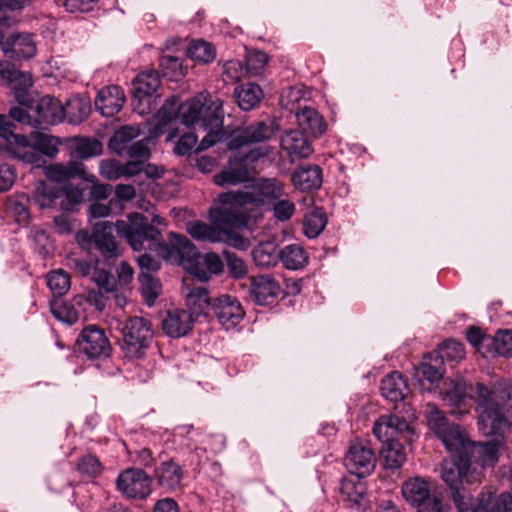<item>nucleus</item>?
Segmentation results:
<instances>
[{
	"instance_id": "nucleus-32",
	"label": "nucleus",
	"mask_w": 512,
	"mask_h": 512,
	"mask_svg": "<svg viewBox=\"0 0 512 512\" xmlns=\"http://www.w3.org/2000/svg\"><path fill=\"white\" fill-rule=\"evenodd\" d=\"M296 119L302 130L314 136L322 135L327 128L324 118L316 109L311 107H304L298 111L296 113Z\"/></svg>"
},
{
	"instance_id": "nucleus-17",
	"label": "nucleus",
	"mask_w": 512,
	"mask_h": 512,
	"mask_svg": "<svg viewBox=\"0 0 512 512\" xmlns=\"http://www.w3.org/2000/svg\"><path fill=\"white\" fill-rule=\"evenodd\" d=\"M502 448V442L499 440L488 442H474L471 441L467 434L463 439V447H459L458 451H464L472 459L479 463L481 467L492 466L499 460V452Z\"/></svg>"
},
{
	"instance_id": "nucleus-39",
	"label": "nucleus",
	"mask_w": 512,
	"mask_h": 512,
	"mask_svg": "<svg viewBox=\"0 0 512 512\" xmlns=\"http://www.w3.org/2000/svg\"><path fill=\"white\" fill-rule=\"evenodd\" d=\"M64 109L68 121L72 124H79L88 117L91 111L90 101L86 97L74 96L67 101Z\"/></svg>"
},
{
	"instance_id": "nucleus-41",
	"label": "nucleus",
	"mask_w": 512,
	"mask_h": 512,
	"mask_svg": "<svg viewBox=\"0 0 512 512\" xmlns=\"http://www.w3.org/2000/svg\"><path fill=\"white\" fill-rule=\"evenodd\" d=\"M485 512H512V494L503 492L500 494L481 493Z\"/></svg>"
},
{
	"instance_id": "nucleus-12",
	"label": "nucleus",
	"mask_w": 512,
	"mask_h": 512,
	"mask_svg": "<svg viewBox=\"0 0 512 512\" xmlns=\"http://www.w3.org/2000/svg\"><path fill=\"white\" fill-rule=\"evenodd\" d=\"M210 221L211 224L202 221L189 222L187 224V232L197 241L210 243L226 242L237 249H246L248 247L246 239L231 231L236 227L214 223L211 219Z\"/></svg>"
},
{
	"instance_id": "nucleus-44",
	"label": "nucleus",
	"mask_w": 512,
	"mask_h": 512,
	"mask_svg": "<svg viewBox=\"0 0 512 512\" xmlns=\"http://www.w3.org/2000/svg\"><path fill=\"white\" fill-rule=\"evenodd\" d=\"M101 153L102 145L96 139L78 138L74 140L72 155L76 158L87 159Z\"/></svg>"
},
{
	"instance_id": "nucleus-15",
	"label": "nucleus",
	"mask_w": 512,
	"mask_h": 512,
	"mask_svg": "<svg viewBox=\"0 0 512 512\" xmlns=\"http://www.w3.org/2000/svg\"><path fill=\"white\" fill-rule=\"evenodd\" d=\"M118 490L130 499H145L151 494V478L139 468H128L117 478Z\"/></svg>"
},
{
	"instance_id": "nucleus-28",
	"label": "nucleus",
	"mask_w": 512,
	"mask_h": 512,
	"mask_svg": "<svg viewBox=\"0 0 512 512\" xmlns=\"http://www.w3.org/2000/svg\"><path fill=\"white\" fill-rule=\"evenodd\" d=\"M292 183L300 191L318 189L322 184V169L314 164L301 166L292 174Z\"/></svg>"
},
{
	"instance_id": "nucleus-49",
	"label": "nucleus",
	"mask_w": 512,
	"mask_h": 512,
	"mask_svg": "<svg viewBox=\"0 0 512 512\" xmlns=\"http://www.w3.org/2000/svg\"><path fill=\"white\" fill-rule=\"evenodd\" d=\"M465 356V350L462 343L456 340H447L441 346L439 350V357L435 358V361L442 364L444 359L449 361H459Z\"/></svg>"
},
{
	"instance_id": "nucleus-33",
	"label": "nucleus",
	"mask_w": 512,
	"mask_h": 512,
	"mask_svg": "<svg viewBox=\"0 0 512 512\" xmlns=\"http://www.w3.org/2000/svg\"><path fill=\"white\" fill-rule=\"evenodd\" d=\"M233 95L240 109L250 111L259 105L263 91L257 84L246 83L236 87Z\"/></svg>"
},
{
	"instance_id": "nucleus-11",
	"label": "nucleus",
	"mask_w": 512,
	"mask_h": 512,
	"mask_svg": "<svg viewBox=\"0 0 512 512\" xmlns=\"http://www.w3.org/2000/svg\"><path fill=\"white\" fill-rule=\"evenodd\" d=\"M424 416L430 431L442 441L446 449L458 450L463 447L466 433L457 424L451 423L435 404L425 405Z\"/></svg>"
},
{
	"instance_id": "nucleus-5",
	"label": "nucleus",
	"mask_w": 512,
	"mask_h": 512,
	"mask_svg": "<svg viewBox=\"0 0 512 512\" xmlns=\"http://www.w3.org/2000/svg\"><path fill=\"white\" fill-rule=\"evenodd\" d=\"M512 397V386L506 381L496 383L489 389L482 383L476 385V411L478 428L485 436H502L509 428L504 415V406Z\"/></svg>"
},
{
	"instance_id": "nucleus-51",
	"label": "nucleus",
	"mask_w": 512,
	"mask_h": 512,
	"mask_svg": "<svg viewBox=\"0 0 512 512\" xmlns=\"http://www.w3.org/2000/svg\"><path fill=\"white\" fill-rule=\"evenodd\" d=\"M59 197L58 191L49 184L41 181L37 184L34 194V201L40 208L50 207Z\"/></svg>"
},
{
	"instance_id": "nucleus-62",
	"label": "nucleus",
	"mask_w": 512,
	"mask_h": 512,
	"mask_svg": "<svg viewBox=\"0 0 512 512\" xmlns=\"http://www.w3.org/2000/svg\"><path fill=\"white\" fill-rule=\"evenodd\" d=\"M224 257L230 274L235 278H242L247 274V266L244 261L232 252L225 251Z\"/></svg>"
},
{
	"instance_id": "nucleus-48",
	"label": "nucleus",
	"mask_w": 512,
	"mask_h": 512,
	"mask_svg": "<svg viewBox=\"0 0 512 512\" xmlns=\"http://www.w3.org/2000/svg\"><path fill=\"white\" fill-rule=\"evenodd\" d=\"M139 282L141 285V294L146 303L152 306L159 296L161 285L157 279L152 277L150 273L141 272L139 275Z\"/></svg>"
},
{
	"instance_id": "nucleus-31",
	"label": "nucleus",
	"mask_w": 512,
	"mask_h": 512,
	"mask_svg": "<svg viewBox=\"0 0 512 512\" xmlns=\"http://www.w3.org/2000/svg\"><path fill=\"white\" fill-rule=\"evenodd\" d=\"M141 164L135 160H129L127 163L122 164L116 160H103L100 163V174L108 180H116L123 176H134L142 170Z\"/></svg>"
},
{
	"instance_id": "nucleus-35",
	"label": "nucleus",
	"mask_w": 512,
	"mask_h": 512,
	"mask_svg": "<svg viewBox=\"0 0 512 512\" xmlns=\"http://www.w3.org/2000/svg\"><path fill=\"white\" fill-rule=\"evenodd\" d=\"M308 253L299 244H289L280 249V262L288 270H300L308 264Z\"/></svg>"
},
{
	"instance_id": "nucleus-59",
	"label": "nucleus",
	"mask_w": 512,
	"mask_h": 512,
	"mask_svg": "<svg viewBox=\"0 0 512 512\" xmlns=\"http://www.w3.org/2000/svg\"><path fill=\"white\" fill-rule=\"evenodd\" d=\"M31 107H33V100L28 105H21L20 107H12L9 110V116L25 125H30L36 128L34 113L31 111Z\"/></svg>"
},
{
	"instance_id": "nucleus-53",
	"label": "nucleus",
	"mask_w": 512,
	"mask_h": 512,
	"mask_svg": "<svg viewBox=\"0 0 512 512\" xmlns=\"http://www.w3.org/2000/svg\"><path fill=\"white\" fill-rule=\"evenodd\" d=\"M120 212V201L109 200L107 204L95 201L89 207L90 217L94 219L108 217Z\"/></svg>"
},
{
	"instance_id": "nucleus-30",
	"label": "nucleus",
	"mask_w": 512,
	"mask_h": 512,
	"mask_svg": "<svg viewBox=\"0 0 512 512\" xmlns=\"http://www.w3.org/2000/svg\"><path fill=\"white\" fill-rule=\"evenodd\" d=\"M382 396L391 401H403L409 392V387L400 372L394 371L385 376L381 381Z\"/></svg>"
},
{
	"instance_id": "nucleus-6",
	"label": "nucleus",
	"mask_w": 512,
	"mask_h": 512,
	"mask_svg": "<svg viewBox=\"0 0 512 512\" xmlns=\"http://www.w3.org/2000/svg\"><path fill=\"white\" fill-rule=\"evenodd\" d=\"M214 100H219V98L212 96L208 92H201L182 104H179V100L176 97L167 99L156 113L158 125L164 126L179 115L181 122L185 126L193 129H202L208 133L209 129L202 124V119L211 112L210 104Z\"/></svg>"
},
{
	"instance_id": "nucleus-1",
	"label": "nucleus",
	"mask_w": 512,
	"mask_h": 512,
	"mask_svg": "<svg viewBox=\"0 0 512 512\" xmlns=\"http://www.w3.org/2000/svg\"><path fill=\"white\" fill-rule=\"evenodd\" d=\"M117 226L119 231L124 232L133 250L153 251L157 256L183 266L201 282L223 271V262L216 253L201 255L187 237L174 233H170L169 243H165L161 232L149 224L142 214H134L130 217V223L119 222Z\"/></svg>"
},
{
	"instance_id": "nucleus-43",
	"label": "nucleus",
	"mask_w": 512,
	"mask_h": 512,
	"mask_svg": "<svg viewBox=\"0 0 512 512\" xmlns=\"http://www.w3.org/2000/svg\"><path fill=\"white\" fill-rule=\"evenodd\" d=\"M326 224L327 217L325 212L320 208H316L305 216L303 232L310 239L316 238L324 230Z\"/></svg>"
},
{
	"instance_id": "nucleus-34",
	"label": "nucleus",
	"mask_w": 512,
	"mask_h": 512,
	"mask_svg": "<svg viewBox=\"0 0 512 512\" xmlns=\"http://www.w3.org/2000/svg\"><path fill=\"white\" fill-rule=\"evenodd\" d=\"M157 479L162 488L168 491H174L181 485L183 471L177 463L166 461L158 468Z\"/></svg>"
},
{
	"instance_id": "nucleus-3",
	"label": "nucleus",
	"mask_w": 512,
	"mask_h": 512,
	"mask_svg": "<svg viewBox=\"0 0 512 512\" xmlns=\"http://www.w3.org/2000/svg\"><path fill=\"white\" fill-rule=\"evenodd\" d=\"M210 105L211 112L202 119V124L208 127L209 132L202 138L196 151L206 150L222 142L226 144L227 148L234 150L243 145L266 141L275 134L274 125L265 122H257L228 132L223 127V101L219 98V100L211 102Z\"/></svg>"
},
{
	"instance_id": "nucleus-55",
	"label": "nucleus",
	"mask_w": 512,
	"mask_h": 512,
	"mask_svg": "<svg viewBox=\"0 0 512 512\" xmlns=\"http://www.w3.org/2000/svg\"><path fill=\"white\" fill-rule=\"evenodd\" d=\"M77 470L83 476L97 477L102 471V465L97 457L88 454L79 460Z\"/></svg>"
},
{
	"instance_id": "nucleus-8",
	"label": "nucleus",
	"mask_w": 512,
	"mask_h": 512,
	"mask_svg": "<svg viewBox=\"0 0 512 512\" xmlns=\"http://www.w3.org/2000/svg\"><path fill=\"white\" fill-rule=\"evenodd\" d=\"M451 460H444L441 466V478L451 488L452 494L456 491H466L461 488L463 483L473 484L480 480L481 471L472 467L470 457L461 450L447 449Z\"/></svg>"
},
{
	"instance_id": "nucleus-60",
	"label": "nucleus",
	"mask_w": 512,
	"mask_h": 512,
	"mask_svg": "<svg viewBox=\"0 0 512 512\" xmlns=\"http://www.w3.org/2000/svg\"><path fill=\"white\" fill-rule=\"evenodd\" d=\"M91 279L96 283L100 290V294H102V292L109 293L115 290L116 280L108 271L98 270L96 268Z\"/></svg>"
},
{
	"instance_id": "nucleus-29",
	"label": "nucleus",
	"mask_w": 512,
	"mask_h": 512,
	"mask_svg": "<svg viewBox=\"0 0 512 512\" xmlns=\"http://www.w3.org/2000/svg\"><path fill=\"white\" fill-rule=\"evenodd\" d=\"M249 179L250 174L245 159L229 161L228 167L214 176V182L218 186L237 185Z\"/></svg>"
},
{
	"instance_id": "nucleus-58",
	"label": "nucleus",
	"mask_w": 512,
	"mask_h": 512,
	"mask_svg": "<svg viewBox=\"0 0 512 512\" xmlns=\"http://www.w3.org/2000/svg\"><path fill=\"white\" fill-rule=\"evenodd\" d=\"M273 216L281 222L289 220L296 211V206L293 201L289 199H282L275 201L271 205Z\"/></svg>"
},
{
	"instance_id": "nucleus-40",
	"label": "nucleus",
	"mask_w": 512,
	"mask_h": 512,
	"mask_svg": "<svg viewBox=\"0 0 512 512\" xmlns=\"http://www.w3.org/2000/svg\"><path fill=\"white\" fill-rule=\"evenodd\" d=\"M31 200L25 193L15 194L8 198L6 209L19 224H27L30 220L29 205Z\"/></svg>"
},
{
	"instance_id": "nucleus-64",
	"label": "nucleus",
	"mask_w": 512,
	"mask_h": 512,
	"mask_svg": "<svg viewBox=\"0 0 512 512\" xmlns=\"http://www.w3.org/2000/svg\"><path fill=\"white\" fill-rule=\"evenodd\" d=\"M419 373L425 378L427 381L434 383L439 381L443 376V369L441 368V364L435 361V364L429 362H423L419 366Z\"/></svg>"
},
{
	"instance_id": "nucleus-45",
	"label": "nucleus",
	"mask_w": 512,
	"mask_h": 512,
	"mask_svg": "<svg viewBox=\"0 0 512 512\" xmlns=\"http://www.w3.org/2000/svg\"><path fill=\"white\" fill-rule=\"evenodd\" d=\"M188 56L198 62L209 63L216 57V50L209 42L193 40L187 51Z\"/></svg>"
},
{
	"instance_id": "nucleus-47",
	"label": "nucleus",
	"mask_w": 512,
	"mask_h": 512,
	"mask_svg": "<svg viewBox=\"0 0 512 512\" xmlns=\"http://www.w3.org/2000/svg\"><path fill=\"white\" fill-rule=\"evenodd\" d=\"M159 66L164 77L170 81H178L186 75V69L183 67L179 58L174 56H163L160 58Z\"/></svg>"
},
{
	"instance_id": "nucleus-57",
	"label": "nucleus",
	"mask_w": 512,
	"mask_h": 512,
	"mask_svg": "<svg viewBox=\"0 0 512 512\" xmlns=\"http://www.w3.org/2000/svg\"><path fill=\"white\" fill-rule=\"evenodd\" d=\"M451 383V388L445 394V400L453 406H460L466 399L467 384L462 379L453 380Z\"/></svg>"
},
{
	"instance_id": "nucleus-10",
	"label": "nucleus",
	"mask_w": 512,
	"mask_h": 512,
	"mask_svg": "<svg viewBox=\"0 0 512 512\" xmlns=\"http://www.w3.org/2000/svg\"><path fill=\"white\" fill-rule=\"evenodd\" d=\"M122 348L129 358H140L145 354L152 338L153 330L151 322L143 317H130L121 329Z\"/></svg>"
},
{
	"instance_id": "nucleus-50",
	"label": "nucleus",
	"mask_w": 512,
	"mask_h": 512,
	"mask_svg": "<svg viewBox=\"0 0 512 512\" xmlns=\"http://www.w3.org/2000/svg\"><path fill=\"white\" fill-rule=\"evenodd\" d=\"M453 501L458 512H485L481 494L477 499V503L473 504L472 497L468 492L456 491L453 493Z\"/></svg>"
},
{
	"instance_id": "nucleus-13",
	"label": "nucleus",
	"mask_w": 512,
	"mask_h": 512,
	"mask_svg": "<svg viewBox=\"0 0 512 512\" xmlns=\"http://www.w3.org/2000/svg\"><path fill=\"white\" fill-rule=\"evenodd\" d=\"M404 499L417 508V512H443L441 500L431 493L430 483L426 478L416 476L406 480L402 485Z\"/></svg>"
},
{
	"instance_id": "nucleus-4",
	"label": "nucleus",
	"mask_w": 512,
	"mask_h": 512,
	"mask_svg": "<svg viewBox=\"0 0 512 512\" xmlns=\"http://www.w3.org/2000/svg\"><path fill=\"white\" fill-rule=\"evenodd\" d=\"M13 127L7 117L0 114V136L5 138L6 149L13 158L39 167L45 162L44 157L54 158L58 154V138L39 131L29 136L16 134Z\"/></svg>"
},
{
	"instance_id": "nucleus-61",
	"label": "nucleus",
	"mask_w": 512,
	"mask_h": 512,
	"mask_svg": "<svg viewBox=\"0 0 512 512\" xmlns=\"http://www.w3.org/2000/svg\"><path fill=\"white\" fill-rule=\"evenodd\" d=\"M246 69L239 60H230L223 65V81L226 83H235L239 81Z\"/></svg>"
},
{
	"instance_id": "nucleus-37",
	"label": "nucleus",
	"mask_w": 512,
	"mask_h": 512,
	"mask_svg": "<svg viewBox=\"0 0 512 512\" xmlns=\"http://www.w3.org/2000/svg\"><path fill=\"white\" fill-rule=\"evenodd\" d=\"M190 281H192L191 277L183 279L182 292L186 297L187 305L193 306L201 311L208 306L211 307L213 300L209 297L207 289L204 286L191 287Z\"/></svg>"
},
{
	"instance_id": "nucleus-23",
	"label": "nucleus",
	"mask_w": 512,
	"mask_h": 512,
	"mask_svg": "<svg viewBox=\"0 0 512 512\" xmlns=\"http://www.w3.org/2000/svg\"><path fill=\"white\" fill-rule=\"evenodd\" d=\"M0 81L13 90L14 97L20 105H28L31 102V97L27 92L32 86L30 73L7 65L0 68Z\"/></svg>"
},
{
	"instance_id": "nucleus-25",
	"label": "nucleus",
	"mask_w": 512,
	"mask_h": 512,
	"mask_svg": "<svg viewBox=\"0 0 512 512\" xmlns=\"http://www.w3.org/2000/svg\"><path fill=\"white\" fill-rule=\"evenodd\" d=\"M281 148L291 158L295 159L308 158L313 153V147L308 138L302 131L289 130L281 137Z\"/></svg>"
},
{
	"instance_id": "nucleus-19",
	"label": "nucleus",
	"mask_w": 512,
	"mask_h": 512,
	"mask_svg": "<svg viewBox=\"0 0 512 512\" xmlns=\"http://www.w3.org/2000/svg\"><path fill=\"white\" fill-rule=\"evenodd\" d=\"M4 55L11 59H29L36 55L37 46L31 33H12L0 37Z\"/></svg>"
},
{
	"instance_id": "nucleus-63",
	"label": "nucleus",
	"mask_w": 512,
	"mask_h": 512,
	"mask_svg": "<svg viewBox=\"0 0 512 512\" xmlns=\"http://www.w3.org/2000/svg\"><path fill=\"white\" fill-rule=\"evenodd\" d=\"M364 490V486L360 482L355 484L351 480H344L341 483V492L354 504H359L360 500L364 497Z\"/></svg>"
},
{
	"instance_id": "nucleus-18",
	"label": "nucleus",
	"mask_w": 512,
	"mask_h": 512,
	"mask_svg": "<svg viewBox=\"0 0 512 512\" xmlns=\"http://www.w3.org/2000/svg\"><path fill=\"white\" fill-rule=\"evenodd\" d=\"M78 344L90 359L107 357L111 351L110 342L104 331L95 325H89L82 330Z\"/></svg>"
},
{
	"instance_id": "nucleus-52",
	"label": "nucleus",
	"mask_w": 512,
	"mask_h": 512,
	"mask_svg": "<svg viewBox=\"0 0 512 512\" xmlns=\"http://www.w3.org/2000/svg\"><path fill=\"white\" fill-rule=\"evenodd\" d=\"M268 63V56L262 51H251L246 57V73L257 76L260 75Z\"/></svg>"
},
{
	"instance_id": "nucleus-24",
	"label": "nucleus",
	"mask_w": 512,
	"mask_h": 512,
	"mask_svg": "<svg viewBox=\"0 0 512 512\" xmlns=\"http://www.w3.org/2000/svg\"><path fill=\"white\" fill-rule=\"evenodd\" d=\"M280 293L281 287L279 282L270 275H259L251 281L250 296L259 305L273 303Z\"/></svg>"
},
{
	"instance_id": "nucleus-54",
	"label": "nucleus",
	"mask_w": 512,
	"mask_h": 512,
	"mask_svg": "<svg viewBox=\"0 0 512 512\" xmlns=\"http://www.w3.org/2000/svg\"><path fill=\"white\" fill-rule=\"evenodd\" d=\"M496 354L504 357L512 355V331H498L493 339Z\"/></svg>"
},
{
	"instance_id": "nucleus-14",
	"label": "nucleus",
	"mask_w": 512,
	"mask_h": 512,
	"mask_svg": "<svg viewBox=\"0 0 512 512\" xmlns=\"http://www.w3.org/2000/svg\"><path fill=\"white\" fill-rule=\"evenodd\" d=\"M413 420L412 412L405 417L397 414L383 415L374 424V435L382 443L400 439L410 443L415 435L412 427Z\"/></svg>"
},
{
	"instance_id": "nucleus-42",
	"label": "nucleus",
	"mask_w": 512,
	"mask_h": 512,
	"mask_svg": "<svg viewBox=\"0 0 512 512\" xmlns=\"http://www.w3.org/2000/svg\"><path fill=\"white\" fill-rule=\"evenodd\" d=\"M83 171V164L79 162H70L68 165L51 164L46 168V175L55 182H65L68 179L77 176Z\"/></svg>"
},
{
	"instance_id": "nucleus-20",
	"label": "nucleus",
	"mask_w": 512,
	"mask_h": 512,
	"mask_svg": "<svg viewBox=\"0 0 512 512\" xmlns=\"http://www.w3.org/2000/svg\"><path fill=\"white\" fill-rule=\"evenodd\" d=\"M36 128L56 125L65 118V109L62 103L51 95L41 97L33 107Z\"/></svg>"
},
{
	"instance_id": "nucleus-38",
	"label": "nucleus",
	"mask_w": 512,
	"mask_h": 512,
	"mask_svg": "<svg viewBox=\"0 0 512 512\" xmlns=\"http://www.w3.org/2000/svg\"><path fill=\"white\" fill-rule=\"evenodd\" d=\"M255 264L259 267H272L280 261V250L275 242L266 241L258 244L252 251Z\"/></svg>"
},
{
	"instance_id": "nucleus-56",
	"label": "nucleus",
	"mask_w": 512,
	"mask_h": 512,
	"mask_svg": "<svg viewBox=\"0 0 512 512\" xmlns=\"http://www.w3.org/2000/svg\"><path fill=\"white\" fill-rule=\"evenodd\" d=\"M51 311L55 318L66 324H74L79 319L78 311L67 303L54 304L51 307Z\"/></svg>"
},
{
	"instance_id": "nucleus-21",
	"label": "nucleus",
	"mask_w": 512,
	"mask_h": 512,
	"mask_svg": "<svg viewBox=\"0 0 512 512\" xmlns=\"http://www.w3.org/2000/svg\"><path fill=\"white\" fill-rule=\"evenodd\" d=\"M132 84L133 105L139 114H144L146 108L141 106L144 102L149 106L151 96L160 86L159 75L154 70L142 72L133 80Z\"/></svg>"
},
{
	"instance_id": "nucleus-16",
	"label": "nucleus",
	"mask_w": 512,
	"mask_h": 512,
	"mask_svg": "<svg viewBox=\"0 0 512 512\" xmlns=\"http://www.w3.org/2000/svg\"><path fill=\"white\" fill-rule=\"evenodd\" d=\"M211 310L225 330L235 328L244 318L241 303L230 295H221L211 304Z\"/></svg>"
},
{
	"instance_id": "nucleus-7",
	"label": "nucleus",
	"mask_w": 512,
	"mask_h": 512,
	"mask_svg": "<svg viewBox=\"0 0 512 512\" xmlns=\"http://www.w3.org/2000/svg\"><path fill=\"white\" fill-rule=\"evenodd\" d=\"M134 214L135 213H131L127 221L118 220L115 225L109 221H99L93 224L92 232L87 230L78 231L76 241L83 249L91 250L92 248H96L103 257L107 259L115 258L118 256V246L112 233L113 229L115 228L117 234L130 243L124 232L119 231L117 225L119 222L130 223V217ZM129 245L131 246V244Z\"/></svg>"
},
{
	"instance_id": "nucleus-27",
	"label": "nucleus",
	"mask_w": 512,
	"mask_h": 512,
	"mask_svg": "<svg viewBox=\"0 0 512 512\" xmlns=\"http://www.w3.org/2000/svg\"><path fill=\"white\" fill-rule=\"evenodd\" d=\"M193 314L186 310L170 311L162 321L163 331L170 337L185 336L193 327Z\"/></svg>"
},
{
	"instance_id": "nucleus-9",
	"label": "nucleus",
	"mask_w": 512,
	"mask_h": 512,
	"mask_svg": "<svg viewBox=\"0 0 512 512\" xmlns=\"http://www.w3.org/2000/svg\"><path fill=\"white\" fill-rule=\"evenodd\" d=\"M140 134L138 126H123L113 134L109 141V147L118 156L127 157L143 165L150 157L148 146L150 138L145 137L135 141Z\"/></svg>"
},
{
	"instance_id": "nucleus-46",
	"label": "nucleus",
	"mask_w": 512,
	"mask_h": 512,
	"mask_svg": "<svg viewBox=\"0 0 512 512\" xmlns=\"http://www.w3.org/2000/svg\"><path fill=\"white\" fill-rule=\"evenodd\" d=\"M47 285L54 295L63 296L70 289V275L63 269L51 271L47 275Z\"/></svg>"
},
{
	"instance_id": "nucleus-26",
	"label": "nucleus",
	"mask_w": 512,
	"mask_h": 512,
	"mask_svg": "<svg viewBox=\"0 0 512 512\" xmlns=\"http://www.w3.org/2000/svg\"><path fill=\"white\" fill-rule=\"evenodd\" d=\"M125 102L123 90L117 85L102 88L95 99V107L105 117L116 115Z\"/></svg>"
},
{
	"instance_id": "nucleus-2",
	"label": "nucleus",
	"mask_w": 512,
	"mask_h": 512,
	"mask_svg": "<svg viewBox=\"0 0 512 512\" xmlns=\"http://www.w3.org/2000/svg\"><path fill=\"white\" fill-rule=\"evenodd\" d=\"M285 195V185L277 178H260L246 191L222 193L219 205L209 211V219L233 227H244L248 223L250 209H270L271 205Z\"/></svg>"
},
{
	"instance_id": "nucleus-22",
	"label": "nucleus",
	"mask_w": 512,
	"mask_h": 512,
	"mask_svg": "<svg viewBox=\"0 0 512 512\" xmlns=\"http://www.w3.org/2000/svg\"><path fill=\"white\" fill-rule=\"evenodd\" d=\"M375 462L373 451L362 443H352L345 456L347 469L358 477L370 474L375 467Z\"/></svg>"
},
{
	"instance_id": "nucleus-36",
	"label": "nucleus",
	"mask_w": 512,
	"mask_h": 512,
	"mask_svg": "<svg viewBox=\"0 0 512 512\" xmlns=\"http://www.w3.org/2000/svg\"><path fill=\"white\" fill-rule=\"evenodd\" d=\"M380 457L383 461V466L386 469H398L406 461V453L403 445L399 441H388L383 443L380 450Z\"/></svg>"
}]
</instances>
